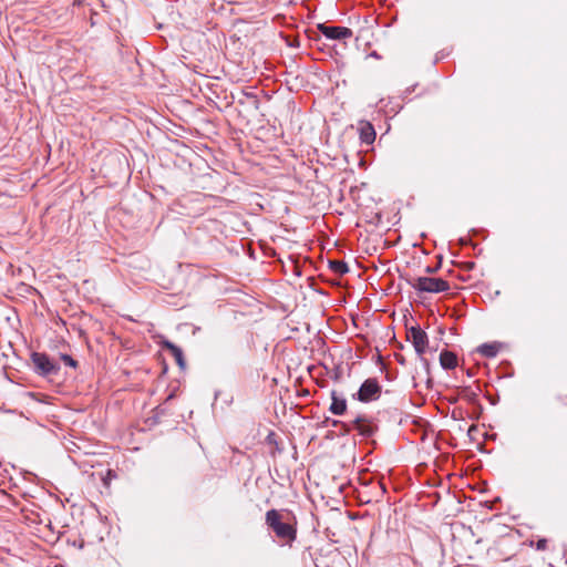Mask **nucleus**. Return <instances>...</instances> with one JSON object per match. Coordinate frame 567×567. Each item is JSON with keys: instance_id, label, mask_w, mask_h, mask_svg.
Segmentation results:
<instances>
[{"instance_id": "obj_1", "label": "nucleus", "mask_w": 567, "mask_h": 567, "mask_svg": "<svg viewBox=\"0 0 567 567\" xmlns=\"http://www.w3.org/2000/svg\"><path fill=\"white\" fill-rule=\"evenodd\" d=\"M266 524L275 532L276 536L287 542L296 539L297 530L293 525L285 519L284 514L276 509L266 513Z\"/></svg>"}, {"instance_id": "obj_2", "label": "nucleus", "mask_w": 567, "mask_h": 567, "mask_svg": "<svg viewBox=\"0 0 567 567\" xmlns=\"http://www.w3.org/2000/svg\"><path fill=\"white\" fill-rule=\"evenodd\" d=\"M411 286L421 292L432 293L443 292L450 289L447 281L432 277H417L411 282Z\"/></svg>"}, {"instance_id": "obj_3", "label": "nucleus", "mask_w": 567, "mask_h": 567, "mask_svg": "<svg viewBox=\"0 0 567 567\" xmlns=\"http://www.w3.org/2000/svg\"><path fill=\"white\" fill-rule=\"evenodd\" d=\"M31 358L35 370L42 375L55 374L59 370V367L44 353L34 352Z\"/></svg>"}, {"instance_id": "obj_4", "label": "nucleus", "mask_w": 567, "mask_h": 567, "mask_svg": "<svg viewBox=\"0 0 567 567\" xmlns=\"http://www.w3.org/2000/svg\"><path fill=\"white\" fill-rule=\"evenodd\" d=\"M408 339L412 342L416 353L422 357L426 351L429 340L427 334L419 327H411L408 330Z\"/></svg>"}, {"instance_id": "obj_5", "label": "nucleus", "mask_w": 567, "mask_h": 567, "mask_svg": "<svg viewBox=\"0 0 567 567\" xmlns=\"http://www.w3.org/2000/svg\"><path fill=\"white\" fill-rule=\"evenodd\" d=\"M381 392V388L375 379L365 380L359 389L358 399L362 402L377 400Z\"/></svg>"}, {"instance_id": "obj_6", "label": "nucleus", "mask_w": 567, "mask_h": 567, "mask_svg": "<svg viewBox=\"0 0 567 567\" xmlns=\"http://www.w3.org/2000/svg\"><path fill=\"white\" fill-rule=\"evenodd\" d=\"M352 429L357 430L362 436L368 437L375 432L377 426L365 415H358L351 422V425H347L346 431L350 432Z\"/></svg>"}, {"instance_id": "obj_7", "label": "nucleus", "mask_w": 567, "mask_h": 567, "mask_svg": "<svg viewBox=\"0 0 567 567\" xmlns=\"http://www.w3.org/2000/svg\"><path fill=\"white\" fill-rule=\"evenodd\" d=\"M318 29L321 34L331 40H341L352 37V30L346 27H330L326 24H319Z\"/></svg>"}, {"instance_id": "obj_8", "label": "nucleus", "mask_w": 567, "mask_h": 567, "mask_svg": "<svg viewBox=\"0 0 567 567\" xmlns=\"http://www.w3.org/2000/svg\"><path fill=\"white\" fill-rule=\"evenodd\" d=\"M360 140L365 144H371L375 140V131L370 123H362L360 126Z\"/></svg>"}, {"instance_id": "obj_9", "label": "nucleus", "mask_w": 567, "mask_h": 567, "mask_svg": "<svg viewBox=\"0 0 567 567\" xmlns=\"http://www.w3.org/2000/svg\"><path fill=\"white\" fill-rule=\"evenodd\" d=\"M440 363L443 369H454L457 365V358L453 352L443 351L440 354Z\"/></svg>"}, {"instance_id": "obj_10", "label": "nucleus", "mask_w": 567, "mask_h": 567, "mask_svg": "<svg viewBox=\"0 0 567 567\" xmlns=\"http://www.w3.org/2000/svg\"><path fill=\"white\" fill-rule=\"evenodd\" d=\"M347 410V402L343 398H339L336 393H332V402L330 405L331 413L336 415H342Z\"/></svg>"}, {"instance_id": "obj_11", "label": "nucleus", "mask_w": 567, "mask_h": 567, "mask_svg": "<svg viewBox=\"0 0 567 567\" xmlns=\"http://www.w3.org/2000/svg\"><path fill=\"white\" fill-rule=\"evenodd\" d=\"M164 347L171 351V353L173 354V357L175 358L177 364L181 367V368H184L185 367V361H184V355H183V351L181 348H178L177 346H175L174 343L169 342V341H165L164 342Z\"/></svg>"}, {"instance_id": "obj_12", "label": "nucleus", "mask_w": 567, "mask_h": 567, "mask_svg": "<svg viewBox=\"0 0 567 567\" xmlns=\"http://www.w3.org/2000/svg\"><path fill=\"white\" fill-rule=\"evenodd\" d=\"M498 344L497 343H484L478 348V352L487 358H493L498 352Z\"/></svg>"}, {"instance_id": "obj_13", "label": "nucleus", "mask_w": 567, "mask_h": 567, "mask_svg": "<svg viewBox=\"0 0 567 567\" xmlns=\"http://www.w3.org/2000/svg\"><path fill=\"white\" fill-rule=\"evenodd\" d=\"M330 268L339 274V275H344L349 271V267L348 265L344 262V261H341V260H332L330 261Z\"/></svg>"}, {"instance_id": "obj_14", "label": "nucleus", "mask_w": 567, "mask_h": 567, "mask_svg": "<svg viewBox=\"0 0 567 567\" xmlns=\"http://www.w3.org/2000/svg\"><path fill=\"white\" fill-rule=\"evenodd\" d=\"M61 360L69 367L71 368H75L76 367V361L70 357L69 354H62L61 355Z\"/></svg>"}, {"instance_id": "obj_15", "label": "nucleus", "mask_w": 567, "mask_h": 567, "mask_svg": "<svg viewBox=\"0 0 567 567\" xmlns=\"http://www.w3.org/2000/svg\"><path fill=\"white\" fill-rule=\"evenodd\" d=\"M545 546V540H539L538 544H537V547L538 548H544Z\"/></svg>"}, {"instance_id": "obj_16", "label": "nucleus", "mask_w": 567, "mask_h": 567, "mask_svg": "<svg viewBox=\"0 0 567 567\" xmlns=\"http://www.w3.org/2000/svg\"><path fill=\"white\" fill-rule=\"evenodd\" d=\"M55 567H63V566H55Z\"/></svg>"}]
</instances>
